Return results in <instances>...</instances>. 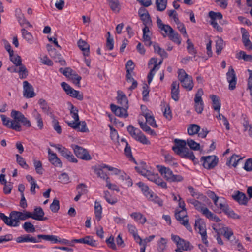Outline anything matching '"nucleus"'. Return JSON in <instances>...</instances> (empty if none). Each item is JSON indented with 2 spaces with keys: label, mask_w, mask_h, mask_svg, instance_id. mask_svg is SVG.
<instances>
[{
  "label": "nucleus",
  "mask_w": 252,
  "mask_h": 252,
  "mask_svg": "<svg viewBox=\"0 0 252 252\" xmlns=\"http://www.w3.org/2000/svg\"><path fill=\"white\" fill-rule=\"evenodd\" d=\"M137 172L142 176L146 177L149 181L155 183L162 188H167V184L160 178L158 174H154L147 169L143 168L140 170V167L135 168Z\"/></svg>",
  "instance_id": "nucleus-1"
},
{
  "label": "nucleus",
  "mask_w": 252,
  "mask_h": 252,
  "mask_svg": "<svg viewBox=\"0 0 252 252\" xmlns=\"http://www.w3.org/2000/svg\"><path fill=\"white\" fill-rule=\"evenodd\" d=\"M159 168V172L168 182H182L184 178L180 175H175L172 171L169 168L163 166H158Z\"/></svg>",
  "instance_id": "nucleus-2"
},
{
  "label": "nucleus",
  "mask_w": 252,
  "mask_h": 252,
  "mask_svg": "<svg viewBox=\"0 0 252 252\" xmlns=\"http://www.w3.org/2000/svg\"><path fill=\"white\" fill-rule=\"evenodd\" d=\"M127 130L131 136L136 140L144 144H149L150 143V141L140 130L135 128L132 125H129L127 127Z\"/></svg>",
  "instance_id": "nucleus-3"
},
{
  "label": "nucleus",
  "mask_w": 252,
  "mask_h": 252,
  "mask_svg": "<svg viewBox=\"0 0 252 252\" xmlns=\"http://www.w3.org/2000/svg\"><path fill=\"white\" fill-rule=\"evenodd\" d=\"M171 240L176 244L177 248L180 251H189L193 249V247L190 242L180 238L178 235L172 234Z\"/></svg>",
  "instance_id": "nucleus-4"
},
{
  "label": "nucleus",
  "mask_w": 252,
  "mask_h": 252,
  "mask_svg": "<svg viewBox=\"0 0 252 252\" xmlns=\"http://www.w3.org/2000/svg\"><path fill=\"white\" fill-rule=\"evenodd\" d=\"M72 148L74 150L75 155L78 158L87 161L92 159L91 156L86 149L77 145H72Z\"/></svg>",
  "instance_id": "nucleus-5"
},
{
  "label": "nucleus",
  "mask_w": 252,
  "mask_h": 252,
  "mask_svg": "<svg viewBox=\"0 0 252 252\" xmlns=\"http://www.w3.org/2000/svg\"><path fill=\"white\" fill-rule=\"evenodd\" d=\"M195 228L198 229V232L201 235L202 240L203 242L207 245L208 243L207 238V232L206 228V224L203 220L201 219H198L195 220Z\"/></svg>",
  "instance_id": "nucleus-6"
},
{
  "label": "nucleus",
  "mask_w": 252,
  "mask_h": 252,
  "mask_svg": "<svg viewBox=\"0 0 252 252\" xmlns=\"http://www.w3.org/2000/svg\"><path fill=\"white\" fill-rule=\"evenodd\" d=\"M201 161L203 162V167L207 169H210L215 167L218 162V158L215 156L202 157Z\"/></svg>",
  "instance_id": "nucleus-7"
},
{
  "label": "nucleus",
  "mask_w": 252,
  "mask_h": 252,
  "mask_svg": "<svg viewBox=\"0 0 252 252\" xmlns=\"http://www.w3.org/2000/svg\"><path fill=\"white\" fill-rule=\"evenodd\" d=\"M65 122L69 127L77 130L78 131L81 132H88L89 131L87 127L86 123L84 121H80L79 120L78 122L65 121Z\"/></svg>",
  "instance_id": "nucleus-8"
},
{
  "label": "nucleus",
  "mask_w": 252,
  "mask_h": 252,
  "mask_svg": "<svg viewBox=\"0 0 252 252\" xmlns=\"http://www.w3.org/2000/svg\"><path fill=\"white\" fill-rule=\"evenodd\" d=\"M226 79L229 83V89L233 90L236 88L237 77L232 66L229 67L228 71L226 73Z\"/></svg>",
  "instance_id": "nucleus-9"
},
{
  "label": "nucleus",
  "mask_w": 252,
  "mask_h": 252,
  "mask_svg": "<svg viewBox=\"0 0 252 252\" xmlns=\"http://www.w3.org/2000/svg\"><path fill=\"white\" fill-rule=\"evenodd\" d=\"M183 213V211H179L175 212V217L176 219L180 222V223L186 227L187 229L190 232L192 231V227L190 225L189 223V220L187 218L188 216L187 214H183L181 215V213Z\"/></svg>",
  "instance_id": "nucleus-10"
},
{
  "label": "nucleus",
  "mask_w": 252,
  "mask_h": 252,
  "mask_svg": "<svg viewBox=\"0 0 252 252\" xmlns=\"http://www.w3.org/2000/svg\"><path fill=\"white\" fill-rule=\"evenodd\" d=\"M36 94L34 92L33 86L27 81L23 82V96L26 98L34 97Z\"/></svg>",
  "instance_id": "nucleus-11"
},
{
  "label": "nucleus",
  "mask_w": 252,
  "mask_h": 252,
  "mask_svg": "<svg viewBox=\"0 0 252 252\" xmlns=\"http://www.w3.org/2000/svg\"><path fill=\"white\" fill-rule=\"evenodd\" d=\"M110 108L111 111L118 117L126 118L128 116L127 113L128 108L120 106H118L114 104H111L110 105Z\"/></svg>",
  "instance_id": "nucleus-12"
},
{
  "label": "nucleus",
  "mask_w": 252,
  "mask_h": 252,
  "mask_svg": "<svg viewBox=\"0 0 252 252\" xmlns=\"http://www.w3.org/2000/svg\"><path fill=\"white\" fill-rule=\"evenodd\" d=\"M162 62V60H161L158 63H157V59L155 58H151L148 63V65L154 64V67L150 70V72L148 75V82L150 84L153 78V76L155 74L154 71L156 70H158L159 69L158 66L161 64Z\"/></svg>",
  "instance_id": "nucleus-13"
},
{
  "label": "nucleus",
  "mask_w": 252,
  "mask_h": 252,
  "mask_svg": "<svg viewBox=\"0 0 252 252\" xmlns=\"http://www.w3.org/2000/svg\"><path fill=\"white\" fill-rule=\"evenodd\" d=\"M175 145L172 147V150L177 155L182 154V153L187 147H186V141L184 140L175 139L174 140Z\"/></svg>",
  "instance_id": "nucleus-14"
},
{
  "label": "nucleus",
  "mask_w": 252,
  "mask_h": 252,
  "mask_svg": "<svg viewBox=\"0 0 252 252\" xmlns=\"http://www.w3.org/2000/svg\"><path fill=\"white\" fill-rule=\"evenodd\" d=\"M18 66H12L7 68V70L11 72H17L19 73V78L20 79H25L27 78L28 72L25 66H19V68H17Z\"/></svg>",
  "instance_id": "nucleus-15"
},
{
  "label": "nucleus",
  "mask_w": 252,
  "mask_h": 252,
  "mask_svg": "<svg viewBox=\"0 0 252 252\" xmlns=\"http://www.w3.org/2000/svg\"><path fill=\"white\" fill-rule=\"evenodd\" d=\"M32 213V219L36 220H48V218L44 217V212L42 208L40 207H37L34 209V211Z\"/></svg>",
  "instance_id": "nucleus-16"
},
{
  "label": "nucleus",
  "mask_w": 252,
  "mask_h": 252,
  "mask_svg": "<svg viewBox=\"0 0 252 252\" xmlns=\"http://www.w3.org/2000/svg\"><path fill=\"white\" fill-rule=\"evenodd\" d=\"M232 198L240 205H246L248 203V198L245 193L237 191L232 195Z\"/></svg>",
  "instance_id": "nucleus-17"
},
{
  "label": "nucleus",
  "mask_w": 252,
  "mask_h": 252,
  "mask_svg": "<svg viewBox=\"0 0 252 252\" xmlns=\"http://www.w3.org/2000/svg\"><path fill=\"white\" fill-rule=\"evenodd\" d=\"M48 153L49 161L54 166L61 167L62 166V162L57 155L53 153L50 148L48 149Z\"/></svg>",
  "instance_id": "nucleus-18"
},
{
  "label": "nucleus",
  "mask_w": 252,
  "mask_h": 252,
  "mask_svg": "<svg viewBox=\"0 0 252 252\" xmlns=\"http://www.w3.org/2000/svg\"><path fill=\"white\" fill-rule=\"evenodd\" d=\"M107 165L102 164L98 165L97 167H96L94 170V173L97 175L98 177H100L106 181L109 179V177L103 171L104 168L107 169Z\"/></svg>",
  "instance_id": "nucleus-19"
},
{
  "label": "nucleus",
  "mask_w": 252,
  "mask_h": 252,
  "mask_svg": "<svg viewBox=\"0 0 252 252\" xmlns=\"http://www.w3.org/2000/svg\"><path fill=\"white\" fill-rule=\"evenodd\" d=\"M242 33V42L244 46L249 50L252 49V43L249 40V34L247 31L244 28H241Z\"/></svg>",
  "instance_id": "nucleus-20"
},
{
  "label": "nucleus",
  "mask_w": 252,
  "mask_h": 252,
  "mask_svg": "<svg viewBox=\"0 0 252 252\" xmlns=\"http://www.w3.org/2000/svg\"><path fill=\"white\" fill-rule=\"evenodd\" d=\"M117 93V100L118 103L121 105L120 106L128 108V101L127 97L121 91H118Z\"/></svg>",
  "instance_id": "nucleus-21"
},
{
  "label": "nucleus",
  "mask_w": 252,
  "mask_h": 252,
  "mask_svg": "<svg viewBox=\"0 0 252 252\" xmlns=\"http://www.w3.org/2000/svg\"><path fill=\"white\" fill-rule=\"evenodd\" d=\"M171 97L175 101H177L179 99V83L177 81H174L171 84Z\"/></svg>",
  "instance_id": "nucleus-22"
},
{
  "label": "nucleus",
  "mask_w": 252,
  "mask_h": 252,
  "mask_svg": "<svg viewBox=\"0 0 252 252\" xmlns=\"http://www.w3.org/2000/svg\"><path fill=\"white\" fill-rule=\"evenodd\" d=\"M16 241L17 243H23V242H32V243H38L40 242V240H38L35 237L31 236L29 234L22 235L18 237L16 239Z\"/></svg>",
  "instance_id": "nucleus-23"
},
{
  "label": "nucleus",
  "mask_w": 252,
  "mask_h": 252,
  "mask_svg": "<svg viewBox=\"0 0 252 252\" xmlns=\"http://www.w3.org/2000/svg\"><path fill=\"white\" fill-rule=\"evenodd\" d=\"M150 32L148 26H145L143 29V41L145 43V45L150 46L152 45L151 40Z\"/></svg>",
  "instance_id": "nucleus-24"
},
{
  "label": "nucleus",
  "mask_w": 252,
  "mask_h": 252,
  "mask_svg": "<svg viewBox=\"0 0 252 252\" xmlns=\"http://www.w3.org/2000/svg\"><path fill=\"white\" fill-rule=\"evenodd\" d=\"M179 156L182 158L191 160L194 164L198 162V159L195 158L193 153L190 151L188 148L183 151L182 154H180Z\"/></svg>",
  "instance_id": "nucleus-25"
},
{
  "label": "nucleus",
  "mask_w": 252,
  "mask_h": 252,
  "mask_svg": "<svg viewBox=\"0 0 252 252\" xmlns=\"http://www.w3.org/2000/svg\"><path fill=\"white\" fill-rule=\"evenodd\" d=\"M182 86L188 91H190L193 87V82L191 76L180 80Z\"/></svg>",
  "instance_id": "nucleus-26"
},
{
  "label": "nucleus",
  "mask_w": 252,
  "mask_h": 252,
  "mask_svg": "<svg viewBox=\"0 0 252 252\" xmlns=\"http://www.w3.org/2000/svg\"><path fill=\"white\" fill-rule=\"evenodd\" d=\"M78 46L80 50L83 51L84 56H88L90 53V46L85 41L80 39L78 41Z\"/></svg>",
  "instance_id": "nucleus-27"
},
{
  "label": "nucleus",
  "mask_w": 252,
  "mask_h": 252,
  "mask_svg": "<svg viewBox=\"0 0 252 252\" xmlns=\"http://www.w3.org/2000/svg\"><path fill=\"white\" fill-rule=\"evenodd\" d=\"M18 213V211H13L10 213V221H11L12 227H17L20 225V217Z\"/></svg>",
  "instance_id": "nucleus-28"
},
{
  "label": "nucleus",
  "mask_w": 252,
  "mask_h": 252,
  "mask_svg": "<svg viewBox=\"0 0 252 252\" xmlns=\"http://www.w3.org/2000/svg\"><path fill=\"white\" fill-rule=\"evenodd\" d=\"M130 216L134 219L135 221L142 224H144L147 221L146 217L139 212L132 213L130 214Z\"/></svg>",
  "instance_id": "nucleus-29"
},
{
  "label": "nucleus",
  "mask_w": 252,
  "mask_h": 252,
  "mask_svg": "<svg viewBox=\"0 0 252 252\" xmlns=\"http://www.w3.org/2000/svg\"><path fill=\"white\" fill-rule=\"evenodd\" d=\"M136 185L141 189L142 191L147 198H151L152 192L149 191V187L144 183L139 182Z\"/></svg>",
  "instance_id": "nucleus-30"
},
{
  "label": "nucleus",
  "mask_w": 252,
  "mask_h": 252,
  "mask_svg": "<svg viewBox=\"0 0 252 252\" xmlns=\"http://www.w3.org/2000/svg\"><path fill=\"white\" fill-rule=\"evenodd\" d=\"M50 145L51 146L57 149L61 155L64 158L67 156L68 154H70V151L60 144H50Z\"/></svg>",
  "instance_id": "nucleus-31"
},
{
  "label": "nucleus",
  "mask_w": 252,
  "mask_h": 252,
  "mask_svg": "<svg viewBox=\"0 0 252 252\" xmlns=\"http://www.w3.org/2000/svg\"><path fill=\"white\" fill-rule=\"evenodd\" d=\"M210 98L212 100V107L215 111H220V109L221 104L220 102L219 97L216 95H211Z\"/></svg>",
  "instance_id": "nucleus-32"
},
{
  "label": "nucleus",
  "mask_w": 252,
  "mask_h": 252,
  "mask_svg": "<svg viewBox=\"0 0 252 252\" xmlns=\"http://www.w3.org/2000/svg\"><path fill=\"white\" fill-rule=\"evenodd\" d=\"M38 104L44 113L47 115L50 113L51 108L45 99L42 98L40 99L38 101Z\"/></svg>",
  "instance_id": "nucleus-33"
},
{
  "label": "nucleus",
  "mask_w": 252,
  "mask_h": 252,
  "mask_svg": "<svg viewBox=\"0 0 252 252\" xmlns=\"http://www.w3.org/2000/svg\"><path fill=\"white\" fill-rule=\"evenodd\" d=\"M9 56L10 61L16 66H25L22 63V60L21 57L18 55H14V54H13L12 55H10Z\"/></svg>",
  "instance_id": "nucleus-34"
},
{
  "label": "nucleus",
  "mask_w": 252,
  "mask_h": 252,
  "mask_svg": "<svg viewBox=\"0 0 252 252\" xmlns=\"http://www.w3.org/2000/svg\"><path fill=\"white\" fill-rule=\"evenodd\" d=\"M21 33L23 37L25 39H26L28 41V42H29L30 44L32 43L33 41V37L30 32H28L24 28H23L21 29Z\"/></svg>",
  "instance_id": "nucleus-35"
},
{
  "label": "nucleus",
  "mask_w": 252,
  "mask_h": 252,
  "mask_svg": "<svg viewBox=\"0 0 252 252\" xmlns=\"http://www.w3.org/2000/svg\"><path fill=\"white\" fill-rule=\"evenodd\" d=\"M200 126L196 124H191L188 128V133L189 135H193L198 133Z\"/></svg>",
  "instance_id": "nucleus-36"
},
{
  "label": "nucleus",
  "mask_w": 252,
  "mask_h": 252,
  "mask_svg": "<svg viewBox=\"0 0 252 252\" xmlns=\"http://www.w3.org/2000/svg\"><path fill=\"white\" fill-rule=\"evenodd\" d=\"M94 209L95 218L99 221L101 218L102 208L100 204L96 201L95 202Z\"/></svg>",
  "instance_id": "nucleus-37"
},
{
  "label": "nucleus",
  "mask_w": 252,
  "mask_h": 252,
  "mask_svg": "<svg viewBox=\"0 0 252 252\" xmlns=\"http://www.w3.org/2000/svg\"><path fill=\"white\" fill-rule=\"evenodd\" d=\"M68 95L70 96L75 98L79 100H82L83 99V94L79 91H77L72 89L71 92L68 93Z\"/></svg>",
  "instance_id": "nucleus-38"
},
{
  "label": "nucleus",
  "mask_w": 252,
  "mask_h": 252,
  "mask_svg": "<svg viewBox=\"0 0 252 252\" xmlns=\"http://www.w3.org/2000/svg\"><path fill=\"white\" fill-rule=\"evenodd\" d=\"M70 112L72 118L74 119L73 122H78L79 120V117L78 114V109L73 106L72 104H70Z\"/></svg>",
  "instance_id": "nucleus-39"
},
{
  "label": "nucleus",
  "mask_w": 252,
  "mask_h": 252,
  "mask_svg": "<svg viewBox=\"0 0 252 252\" xmlns=\"http://www.w3.org/2000/svg\"><path fill=\"white\" fill-rule=\"evenodd\" d=\"M167 0H156V4L157 10L159 11L164 10L166 7Z\"/></svg>",
  "instance_id": "nucleus-40"
},
{
  "label": "nucleus",
  "mask_w": 252,
  "mask_h": 252,
  "mask_svg": "<svg viewBox=\"0 0 252 252\" xmlns=\"http://www.w3.org/2000/svg\"><path fill=\"white\" fill-rule=\"evenodd\" d=\"M153 46L155 52L158 54L162 58L167 57V53L166 51L163 49L161 48L158 44L155 43Z\"/></svg>",
  "instance_id": "nucleus-41"
},
{
  "label": "nucleus",
  "mask_w": 252,
  "mask_h": 252,
  "mask_svg": "<svg viewBox=\"0 0 252 252\" xmlns=\"http://www.w3.org/2000/svg\"><path fill=\"white\" fill-rule=\"evenodd\" d=\"M11 117L14 119V121H16L19 122H20L25 117L21 112L14 110H12L11 111Z\"/></svg>",
  "instance_id": "nucleus-42"
},
{
  "label": "nucleus",
  "mask_w": 252,
  "mask_h": 252,
  "mask_svg": "<svg viewBox=\"0 0 252 252\" xmlns=\"http://www.w3.org/2000/svg\"><path fill=\"white\" fill-rule=\"evenodd\" d=\"M204 216L208 219L212 220L215 222H219L220 221L219 218L212 213L209 210H205L204 212Z\"/></svg>",
  "instance_id": "nucleus-43"
},
{
  "label": "nucleus",
  "mask_w": 252,
  "mask_h": 252,
  "mask_svg": "<svg viewBox=\"0 0 252 252\" xmlns=\"http://www.w3.org/2000/svg\"><path fill=\"white\" fill-rule=\"evenodd\" d=\"M168 37L171 40L177 43L178 45H180L181 43V39L179 34L174 30L173 33L170 34Z\"/></svg>",
  "instance_id": "nucleus-44"
},
{
  "label": "nucleus",
  "mask_w": 252,
  "mask_h": 252,
  "mask_svg": "<svg viewBox=\"0 0 252 252\" xmlns=\"http://www.w3.org/2000/svg\"><path fill=\"white\" fill-rule=\"evenodd\" d=\"M108 36L106 39V47L109 50H112L114 48V40L113 37H111L110 32H107Z\"/></svg>",
  "instance_id": "nucleus-45"
},
{
  "label": "nucleus",
  "mask_w": 252,
  "mask_h": 252,
  "mask_svg": "<svg viewBox=\"0 0 252 252\" xmlns=\"http://www.w3.org/2000/svg\"><path fill=\"white\" fill-rule=\"evenodd\" d=\"M155 236L153 235L148 237H146L144 239L142 240L140 237V239H138L137 241H136L140 245L142 246V247L146 248L147 244L151 242L154 238Z\"/></svg>",
  "instance_id": "nucleus-46"
},
{
  "label": "nucleus",
  "mask_w": 252,
  "mask_h": 252,
  "mask_svg": "<svg viewBox=\"0 0 252 252\" xmlns=\"http://www.w3.org/2000/svg\"><path fill=\"white\" fill-rule=\"evenodd\" d=\"M108 1L111 9L114 12H118L120 9L118 0H108Z\"/></svg>",
  "instance_id": "nucleus-47"
},
{
  "label": "nucleus",
  "mask_w": 252,
  "mask_h": 252,
  "mask_svg": "<svg viewBox=\"0 0 252 252\" xmlns=\"http://www.w3.org/2000/svg\"><path fill=\"white\" fill-rule=\"evenodd\" d=\"M140 127L143 130L146 132L147 133L154 135L156 134V133L154 130H152L146 124V123H143L142 122H139Z\"/></svg>",
  "instance_id": "nucleus-48"
},
{
  "label": "nucleus",
  "mask_w": 252,
  "mask_h": 252,
  "mask_svg": "<svg viewBox=\"0 0 252 252\" xmlns=\"http://www.w3.org/2000/svg\"><path fill=\"white\" fill-rule=\"evenodd\" d=\"M144 116L146 119V123H148L153 127L157 126L153 116L151 115L149 113H148L144 114Z\"/></svg>",
  "instance_id": "nucleus-49"
},
{
  "label": "nucleus",
  "mask_w": 252,
  "mask_h": 252,
  "mask_svg": "<svg viewBox=\"0 0 252 252\" xmlns=\"http://www.w3.org/2000/svg\"><path fill=\"white\" fill-rule=\"evenodd\" d=\"M127 227L129 232L133 235L135 241H137L138 239H140V236L138 235L137 233V229L135 227V226H134L133 225L129 224L127 225Z\"/></svg>",
  "instance_id": "nucleus-50"
},
{
  "label": "nucleus",
  "mask_w": 252,
  "mask_h": 252,
  "mask_svg": "<svg viewBox=\"0 0 252 252\" xmlns=\"http://www.w3.org/2000/svg\"><path fill=\"white\" fill-rule=\"evenodd\" d=\"M223 46L224 42L222 38L219 37L218 38L216 41V53L218 55H219L221 53L223 48Z\"/></svg>",
  "instance_id": "nucleus-51"
},
{
  "label": "nucleus",
  "mask_w": 252,
  "mask_h": 252,
  "mask_svg": "<svg viewBox=\"0 0 252 252\" xmlns=\"http://www.w3.org/2000/svg\"><path fill=\"white\" fill-rule=\"evenodd\" d=\"M23 228L27 232L33 233L35 231L34 226L30 222H25L23 225Z\"/></svg>",
  "instance_id": "nucleus-52"
},
{
  "label": "nucleus",
  "mask_w": 252,
  "mask_h": 252,
  "mask_svg": "<svg viewBox=\"0 0 252 252\" xmlns=\"http://www.w3.org/2000/svg\"><path fill=\"white\" fill-rule=\"evenodd\" d=\"M186 143L192 150H198L200 149V144L191 139H188Z\"/></svg>",
  "instance_id": "nucleus-53"
},
{
  "label": "nucleus",
  "mask_w": 252,
  "mask_h": 252,
  "mask_svg": "<svg viewBox=\"0 0 252 252\" xmlns=\"http://www.w3.org/2000/svg\"><path fill=\"white\" fill-rule=\"evenodd\" d=\"M241 159V158H239L237 155H233L230 158V159L227 162V165L232 164L233 166L236 167L237 165L238 162Z\"/></svg>",
  "instance_id": "nucleus-54"
},
{
  "label": "nucleus",
  "mask_w": 252,
  "mask_h": 252,
  "mask_svg": "<svg viewBox=\"0 0 252 252\" xmlns=\"http://www.w3.org/2000/svg\"><path fill=\"white\" fill-rule=\"evenodd\" d=\"M84 244L88 245L91 247H96L97 243L96 241L94 240L92 236H86L85 237V243Z\"/></svg>",
  "instance_id": "nucleus-55"
},
{
  "label": "nucleus",
  "mask_w": 252,
  "mask_h": 252,
  "mask_svg": "<svg viewBox=\"0 0 252 252\" xmlns=\"http://www.w3.org/2000/svg\"><path fill=\"white\" fill-rule=\"evenodd\" d=\"M35 112L34 117L36 120L37 126L39 129H42L43 128L44 125L41 116L38 112L36 111V110H35Z\"/></svg>",
  "instance_id": "nucleus-56"
},
{
  "label": "nucleus",
  "mask_w": 252,
  "mask_h": 252,
  "mask_svg": "<svg viewBox=\"0 0 252 252\" xmlns=\"http://www.w3.org/2000/svg\"><path fill=\"white\" fill-rule=\"evenodd\" d=\"M33 164L36 173L38 174H42L43 169L41 162L39 160H34Z\"/></svg>",
  "instance_id": "nucleus-57"
},
{
  "label": "nucleus",
  "mask_w": 252,
  "mask_h": 252,
  "mask_svg": "<svg viewBox=\"0 0 252 252\" xmlns=\"http://www.w3.org/2000/svg\"><path fill=\"white\" fill-rule=\"evenodd\" d=\"M16 161L20 166L25 169H28L29 166L27 164L25 159L18 154L16 155Z\"/></svg>",
  "instance_id": "nucleus-58"
},
{
  "label": "nucleus",
  "mask_w": 252,
  "mask_h": 252,
  "mask_svg": "<svg viewBox=\"0 0 252 252\" xmlns=\"http://www.w3.org/2000/svg\"><path fill=\"white\" fill-rule=\"evenodd\" d=\"M69 78L71 79L73 83L78 86L80 85V82L82 79V77L78 75L77 74L75 73V72L73 71V72L70 75Z\"/></svg>",
  "instance_id": "nucleus-59"
},
{
  "label": "nucleus",
  "mask_w": 252,
  "mask_h": 252,
  "mask_svg": "<svg viewBox=\"0 0 252 252\" xmlns=\"http://www.w3.org/2000/svg\"><path fill=\"white\" fill-rule=\"evenodd\" d=\"M18 214L19 215L20 220H26L29 218L32 217V213L27 211H24L23 212L18 211Z\"/></svg>",
  "instance_id": "nucleus-60"
},
{
  "label": "nucleus",
  "mask_w": 252,
  "mask_h": 252,
  "mask_svg": "<svg viewBox=\"0 0 252 252\" xmlns=\"http://www.w3.org/2000/svg\"><path fill=\"white\" fill-rule=\"evenodd\" d=\"M124 153L125 155L130 160H134V159L132 155L131 147L128 143H126V145H125L124 148Z\"/></svg>",
  "instance_id": "nucleus-61"
},
{
  "label": "nucleus",
  "mask_w": 252,
  "mask_h": 252,
  "mask_svg": "<svg viewBox=\"0 0 252 252\" xmlns=\"http://www.w3.org/2000/svg\"><path fill=\"white\" fill-rule=\"evenodd\" d=\"M194 206L196 210L200 211L204 215L205 210H209L207 207H205V205L204 204H202L198 200L196 202H195Z\"/></svg>",
  "instance_id": "nucleus-62"
},
{
  "label": "nucleus",
  "mask_w": 252,
  "mask_h": 252,
  "mask_svg": "<svg viewBox=\"0 0 252 252\" xmlns=\"http://www.w3.org/2000/svg\"><path fill=\"white\" fill-rule=\"evenodd\" d=\"M86 185L84 183H80L76 187L78 193L80 194L81 195L86 194L88 192V190L86 189Z\"/></svg>",
  "instance_id": "nucleus-63"
},
{
  "label": "nucleus",
  "mask_w": 252,
  "mask_h": 252,
  "mask_svg": "<svg viewBox=\"0 0 252 252\" xmlns=\"http://www.w3.org/2000/svg\"><path fill=\"white\" fill-rule=\"evenodd\" d=\"M51 210L54 213L57 212L60 209V202L57 199H54L50 206Z\"/></svg>",
  "instance_id": "nucleus-64"
}]
</instances>
